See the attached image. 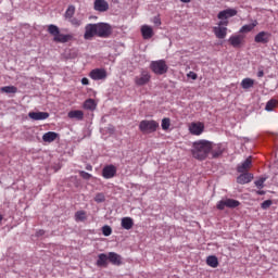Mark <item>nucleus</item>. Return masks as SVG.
<instances>
[{
	"label": "nucleus",
	"mask_w": 278,
	"mask_h": 278,
	"mask_svg": "<svg viewBox=\"0 0 278 278\" xmlns=\"http://www.w3.org/2000/svg\"><path fill=\"white\" fill-rule=\"evenodd\" d=\"M213 142L205 139L194 141L192 144L191 153L195 160H206L212 153Z\"/></svg>",
	"instance_id": "f257e3e1"
},
{
	"label": "nucleus",
	"mask_w": 278,
	"mask_h": 278,
	"mask_svg": "<svg viewBox=\"0 0 278 278\" xmlns=\"http://www.w3.org/2000/svg\"><path fill=\"white\" fill-rule=\"evenodd\" d=\"M48 34L53 37V42L61 45H66V42L75 40V36L73 34H62L60 31V27L54 24L48 25Z\"/></svg>",
	"instance_id": "f03ea898"
},
{
	"label": "nucleus",
	"mask_w": 278,
	"mask_h": 278,
	"mask_svg": "<svg viewBox=\"0 0 278 278\" xmlns=\"http://www.w3.org/2000/svg\"><path fill=\"white\" fill-rule=\"evenodd\" d=\"M160 129V123L155 119H143L139 123V130L142 134H155Z\"/></svg>",
	"instance_id": "7ed1b4c3"
},
{
	"label": "nucleus",
	"mask_w": 278,
	"mask_h": 278,
	"mask_svg": "<svg viewBox=\"0 0 278 278\" xmlns=\"http://www.w3.org/2000/svg\"><path fill=\"white\" fill-rule=\"evenodd\" d=\"M150 68L154 75H165V73H168V65L164 60L152 61Z\"/></svg>",
	"instance_id": "20e7f679"
},
{
	"label": "nucleus",
	"mask_w": 278,
	"mask_h": 278,
	"mask_svg": "<svg viewBox=\"0 0 278 278\" xmlns=\"http://www.w3.org/2000/svg\"><path fill=\"white\" fill-rule=\"evenodd\" d=\"M229 25V21H219L217 26L213 27V33L215 34L218 40H225L227 38V26Z\"/></svg>",
	"instance_id": "39448f33"
},
{
	"label": "nucleus",
	"mask_w": 278,
	"mask_h": 278,
	"mask_svg": "<svg viewBox=\"0 0 278 278\" xmlns=\"http://www.w3.org/2000/svg\"><path fill=\"white\" fill-rule=\"evenodd\" d=\"M97 36L99 38H108L112 34V26L105 23L96 24Z\"/></svg>",
	"instance_id": "423d86ee"
},
{
	"label": "nucleus",
	"mask_w": 278,
	"mask_h": 278,
	"mask_svg": "<svg viewBox=\"0 0 278 278\" xmlns=\"http://www.w3.org/2000/svg\"><path fill=\"white\" fill-rule=\"evenodd\" d=\"M240 205V201L238 200H233V199H226V200H222L219 202H217V210H225L226 207H229L230 210H233L236 207H239Z\"/></svg>",
	"instance_id": "0eeeda50"
},
{
	"label": "nucleus",
	"mask_w": 278,
	"mask_h": 278,
	"mask_svg": "<svg viewBox=\"0 0 278 278\" xmlns=\"http://www.w3.org/2000/svg\"><path fill=\"white\" fill-rule=\"evenodd\" d=\"M89 77L93 79V81L108 79V71H105V68H94L89 73Z\"/></svg>",
	"instance_id": "6e6552de"
},
{
	"label": "nucleus",
	"mask_w": 278,
	"mask_h": 278,
	"mask_svg": "<svg viewBox=\"0 0 278 278\" xmlns=\"http://www.w3.org/2000/svg\"><path fill=\"white\" fill-rule=\"evenodd\" d=\"M151 81V73L149 71L142 70L139 76L135 77L136 86H147Z\"/></svg>",
	"instance_id": "1a4fd4ad"
},
{
	"label": "nucleus",
	"mask_w": 278,
	"mask_h": 278,
	"mask_svg": "<svg viewBox=\"0 0 278 278\" xmlns=\"http://www.w3.org/2000/svg\"><path fill=\"white\" fill-rule=\"evenodd\" d=\"M189 131L192 136H201L205 131V124L201 122H193L189 125Z\"/></svg>",
	"instance_id": "9d476101"
},
{
	"label": "nucleus",
	"mask_w": 278,
	"mask_h": 278,
	"mask_svg": "<svg viewBox=\"0 0 278 278\" xmlns=\"http://www.w3.org/2000/svg\"><path fill=\"white\" fill-rule=\"evenodd\" d=\"M238 14V10L236 9H226L220 11L217 14V18L219 21H229L228 18H233V16H236Z\"/></svg>",
	"instance_id": "9b49d317"
},
{
	"label": "nucleus",
	"mask_w": 278,
	"mask_h": 278,
	"mask_svg": "<svg viewBox=\"0 0 278 278\" xmlns=\"http://www.w3.org/2000/svg\"><path fill=\"white\" fill-rule=\"evenodd\" d=\"M93 36H97V24H87L85 26V40H92Z\"/></svg>",
	"instance_id": "f8f14e48"
},
{
	"label": "nucleus",
	"mask_w": 278,
	"mask_h": 278,
	"mask_svg": "<svg viewBox=\"0 0 278 278\" xmlns=\"http://www.w3.org/2000/svg\"><path fill=\"white\" fill-rule=\"evenodd\" d=\"M270 33L268 31H260L255 37H254V42L261 43V45H268L270 42Z\"/></svg>",
	"instance_id": "ddd939ff"
},
{
	"label": "nucleus",
	"mask_w": 278,
	"mask_h": 278,
	"mask_svg": "<svg viewBox=\"0 0 278 278\" xmlns=\"http://www.w3.org/2000/svg\"><path fill=\"white\" fill-rule=\"evenodd\" d=\"M116 166L114 165H106L103 167L102 169V177L104 179H112L114 177H116Z\"/></svg>",
	"instance_id": "4468645a"
},
{
	"label": "nucleus",
	"mask_w": 278,
	"mask_h": 278,
	"mask_svg": "<svg viewBox=\"0 0 278 278\" xmlns=\"http://www.w3.org/2000/svg\"><path fill=\"white\" fill-rule=\"evenodd\" d=\"M229 45L235 49H240L242 47V42H244V36L242 35H232L228 39Z\"/></svg>",
	"instance_id": "2eb2a0df"
},
{
	"label": "nucleus",
	"mask_w": 278,
	"mask_h": 278,
	"mask_svg": "<svg viewBox=\"0 0 278 278\" xmlns=\"http://www.w3.org/2000/svg\"><path fill=\"white\" fill-rule=\"evenodd\" d=\"M93 10L96 12H108L110 10V3L105 0H94Z\"/></svg>",
	"instance_id": "dca6fc26"
},
{
	"label": "nucleus",
	"mask_w": 278,
	"mask_h": 278,
	"mask_svg": "<svg viewBox=\"0 0 278 278\" xmlns=\"http://www.w3.org/2000/svg\"><path fill=\"white\" fill-rule=\"evenodd\" d=\"M141 35L143 40H151L153 36H155V33L153 31V27L149 25H142L141 26Z\"/></svg>",
	"instance_id": "f3484780"
},
{
	"label": "nucleus",
	"mask_w": 278,
	"mask_h": 278,
	"mask_svg": "<svg viewBox=\"0 0 278 278\" xmlns=\"http://www.w3.org/2000/svg\"><path fill=\"white\" fill-rule=\"evenodd\" d=\"M28 116L31 121H47L49 118L48 112H29Z\"/></svg>",
	"instance_id": "a211bd4d"
},
{
	"label": "nucleus",
	"mask_w": 278,
	"mask_h": 278,
	"mask_svg": "<svg viewBox=\"0 0 278 278\" xmlns=\"http://www.w3.org/2000/svg\"><path fill=\"white\" fill-rule=\"evenodd\" d=\"M253 181V175L251 173H244L241 174L237 178V184H240L241 186H244V184H251Z\"/></svg>",
	"instance_id": "6ab92c4d"
},
{
	"label": "nucleus",
	"mask_w": 278,
	"mask_h": 278,
	"mask_svg": "<svg viewBox=\"0 0 278 278\" xmlns=\"http://www.w3.org/2000/svg\"><path fill=\"white\" fill-rule=\"evenodd\" d=\"M108 262H110L109 261V254L101 253V254L98 255V260H97L96 265L99 268H108Z\"/></svg>",
	"instance_id": "aec40b11"
},
{
	"label": "nucleus",
	"mask_w": 278,
	"mask_h": 278,
	"mask_svg": "<svg viewBox=\"0 0 278 278\" xmlns=\"http://www.w3.org/2000/svg\"><path fill=\"white\" fill-rule=\"evenodd\" d=\"M109 262H111L113 266H121V264H123V257H121V255L115 252H110Z\"/></svg>",
	"instance_id": "412c9836"
},
{
	"label": "nucleus",
	"mask_w": 278,
	"mask_h": 278,
	"mask_svg": "<svg viewBox=\"0 0 278 278\" xmlns=\"http://www.w3.org/2000/svg\"><path fill=\"white\" fill-rule=\"evenodd\" d=\"M251 164H253V161L251 156H249L241 165L237 167L238 173H247L249 168H251Z\"/></svg>",
	"instance_id": "4be33fe9"
},
{
	"label": "nucleus",
	"mask_w": 278,
	"mask_h": 278,
	"mask_svg": "<svg viewBox=\"0 0 278 278\" xmlns=\"http://www.w3.org/2000/svg\"><path fill=\"white\" fill-rule=\"evenodd\" d=\"M121 225L123 229L129 231V229H134V219L131 217L122 218Z\"/></svg>",
	"instance_id": "5701e85b"
},
{
	"label": "nucleus",
	"mask_w": 278,
	"mask_h": 278,
	"mask_svg": "<svg viewBox=\"0 0 278 278\" xmlns=\"http://www.w3.org/2000/svg\"><path fill=\"white\" fill-rule=\"evenodd\" d=\"M67 116L68 118H75L76 121H84V111L81 110L70 111Z\"/></svg>",
	"instance_id": "b1692460"
},
{
	"label": "nucleus",
	"mask_w": 278,
	"mask_h": 278,
	"mask_svg": "<svg viewBox=\"0 0 278 278\" xmlns=\"http://www.w3.org/2000/svg\"><path fill=\"white\" fill-rule=\"evenodd\" d=\"M56 139H58V132L55 131H48L42 136L43 142H54V140Z\"/></svg>",
	"instance_id": "393cba45"
},
{
	"label": "nucleus",
	"mask_w": 278,
	"mask_h": 278,
	"mask_svg": "<svg viewBox=\"0 0 278 278\" xmlns=\"http://www.w3.org/2000/svg\"><path fill=\"white\" fill-rule=\"evenodd\" d=\"M253 86H255L253 78H243L241 81V88H243V90H249V88H253Z\"/></svg>",
	"instance_id": "a878e982"
},
{
	"label": "nucleus",
	"mask_w": 278,
	"mask_h": 278,
	"mask_svg": "<svg viewBox=\"0 0 278 278\" xmlns=\"http://www.w3.org/2000/svg\"><path fill=\"white\" fill-rule=\"evenodd\" d=\"M84 109L85 110H90L91 112H94V110H97V102H94L93 99H87L84 102Z\"/></svg>",
	"instance_id": "bb28decb"
},
{
	"label": "nucleus",
	"mask_w": 278,
	"mask_h": 278,
	"mask_svg": "<svg viewBox=\"0 0 278 278\" xmlns=\"http://www.w3.org/2000/svg\"><path fill=\"white\" fill-rule=\"evenodd\" d=\"M257 27V21H254L252 24H248L241 27L240 33L241 34H249V31H253Z\"/></svg>",
	"instance_id": "cd10ccee"
},
{
	"label": "nucleus",
	"mask_w": 278,
	"mask_h": 278,
	"mask_svg": "<svg viewBox=\"0 0 278 278\" xmlns=\"http://www.w3.org/2000/svg\"><path fill=\"white\" fill-rule=\"evenodd\" d=\"M206 264L211 268H218V257H216L215 255L207 256Z\"/></svg>",
	"instance_id": "c85d7f7f"
},
{
	"label": "nucleus",
	"mask_w": 278,
	"mask_h": 278,
	"mask_svg": "<svg viewBox=\"0 0 278 278\" xmlns=\"http://www.w3.org/2000/svg\"><path fill=\"white\" fill-rule=\"evenodd\" d=\"M0 92H4L5 94H16V92H18V88L14 86H4L0 89Z\"/></svg>",
	"instance_id": "c756f323"
},
{
	"label": "nucleus",
	"mask_w": 278,
	"mask_h": 278,
	"mask_svg": "<svg viewBox=\"0 0 278 278\" xmlns=\"http://www.w3.org/2000/svg\"><path fill=\"white\" fill-rule=\"evenodd\" d=\"M212 157H220L223 155V148L220 146H214L213 143V149L211 150Z\"/></svg>",
	"instance_id": "7c9ffc66"
},
{
	"label": "nucleus",
	"mask_w": 278,
	"mask_h": 278,
	"mask_svg": "<svg viewBox=\"0 0 278 278\" xmlns=\"http://www.w3.org/2000/svg\"><path fill=\"white\" fill-rule=\"evenodd\" d=\"M278 101L276 99H271L266 103L265 110L266 112H273L275 108H277Z\"/></svg>",
	"instance_id": "2f4dec72"
},
{
	"label": "nucleus",
	"mask_w": 278,
	"mask_h": 278,
	"mask_svg": "<svg viewBox=\"0 0 278 278\" xmlns=\"http://www.w3.org/2000/svg\"><path fill=\"white\" fill-rule=\"evenodd\" d=\"M73 16H75V5H70L65 11L64 17L70 21Z\"/></svg>",
	"instance_id": "473e14b6"
},
{
	"label": "nucleus",
	"mask_w": 278,
	"mask_h": 278,
	"mask_svg": "<svg viewBox=\"0 0 278 278\" xmlns=\"http://www.w3.org/2000/svg\"><path fill=\"white\" fill-rule=\"evenodd\" d=\"M68 23H71L73 27H81L84 20L79 17H72L68 20Z\"/></svg>",
	"instance_id": "72a5a7b5"
},
{
	"label": "nucleus",
	"mask_w": 278,
	"mask_h": 278,
	"mask_svg": "<svg viewBox=\"0 0 278 278\" xmlns=\"http://www.w3.org/2000/svg\"><path fill=\"white\" fill-rule=\"evenodd\" d=\"M161 127L164 131H166L167 129L170 128V118L168 117H165L162 119V124H161Z\"/></svg>",
	"instance_id": "f704fd0d"
},
{
	"label": "nucleus",
	"mask_w": 278,
	"mask_h": 278,
	"mask_svg": "<svg viewBox=\"0 0 278 278\" xmlns=\"http://www.w3.org/2000/svg\"><path fill=\"white\" fill-rule=\"evenodd\" d=\"M75 218H76V220H80V222L86 220V218H87L86 211H78V212H76Z\"/></svg>",
	"instance_id": "c9c22d12"
},
{
	"label": "nucleus",
	"mask_w": 278,
	"mask_h": 278,
	"mask_svg": "<svg viewBox=\"0 0 278 278\" xmlns=\"http://www.w3.org/2000/svg\"><path fill=\"white\" fill-rule=\"evenodd\" d=\"M266 182V178L262 177L258 180L254 181L256 188H258L260 190H262V188H264V184Z\"/></svg>",
	"instance_id": "e433bc0d"
},
{
	"label": "nucleus",
	"mask_w": 278,
	"mask_h": 278,
	"mask_svg": "<svg viewBox=\"0 0 278 278\" xmlns=\"http://www.w3.org/2000/svg\"><path fill=\"white\" fill-rule=\"evenodd\" d=\"M94 201L96 203H103L105 201V194L103 193H98L96 197H94Z\"/></svg>",
	"instance_id": "4c0bfd02"
},
{
	"label": "nucleus",
	"mask_w": 278,
	"mask_h": 278,
	"mask_svg": "<svg viewBox=\"0 0 278 278\" xmlns=\"http://www.w3.org/2000/svg\"><path fill=\"white\" fill-rule=\"evenodd\" d=\"M102 233L103 236H112V227L110 226H103L102 227Z\"/></svg>",
	"instance_id": "58836bf2"
},
{
	"label": "nucleus",
	"mask_w": 278,
	"mask_h": 278,
	"mask_svg": "<svg viewBox=\"0 0 278 278\" xmlns=\"http://www.w3.org/2000/svg\"><path fill=\"white\" fill-rule=\"evenodd\" d=\"M79 175H80V177H81L83 179H86V180L92 179V175L89 174L88 172L80 170V172H79Z\"/></svg>",
	"instance_id": "ea45409f"
},
{
	"label": "nucleus",
	"mask_w": 278,
	"mask_h": 278,
	"mask_svg": "<svg viewBox=\"0 0 278 278\" xmlns=\"http://www.w3.org/2000/svg\"><path fill=\"white\" fill-rule=\"evenodd\" d=\"M273 205V200H266L261 204L262 210H268Z\"/></svg>",
	"instance_id": "a19ab883"
},
{
	"label": "nucleus",
	"mask_w": 278,
	"mask_h": 278,
	"mask_svg": "<svg viewBox=\"0 0 278 278\" xmlns=\"http://www.w3.org/2000/svg\"><path fill=\"white\" fill-rule=\"evenodd\" d=\"M152 23H154L156 27H160V25H162V20L160 16H154Z\"/></svg>",
	"instance_id": "79ce46f5"
},
{
	"label": "nucleus",
	"mask_w": 278,
	"mask_h": 278,
	"mask_svg": "<svg viewBox=\"0 0 278 278\" xmlns=\"http://www.w3.org/2000/svg\"><path fill=\"white\" fill-rule=\"evenodd\" d=\"M81 84H83V86H88L90 84V80L87 77H84L81 79Z\"/></svg>",
	"instance_id": "37998d69"
},
{
	"label": "nucleus",
	"mask_w": 278,
	"mask_h": 278,
	"mask_svg": "<svg viewBox=\"0 0 278 278\" xmlns=\"http://www.w3.org/2000/svg\"><path fill=\"white\" fill-rule=\"evenodd\" d=\"M188 77H190L191 79H197L198 75H197V73H194V72H190V73L188 74Z\"/></svg>",
	"instance_id": "c03bdc74"
},
{
	"label": "nucleus",
	"mask_w": 278,
	"mask_h": 278,
	"mask_svg": "<svg viewBox=\"0 0 278 278\" xmlns=\"http://www.w3.org/2000/svg\"><path fill=\"white\" fill-rule=\"evenodd\" d=\"M256 194H260L261 197H263L264 194H266V191H264V190H258V191H256Z\"/></svg>",
	"instance_id": "a18cd8bd"
},
{
	"label": "nucleus",
	"mask_w": 278,
	"mask_h": 278,
	"mask_svg": "<svg viewBox=\"0 0 278 278\" xmlns=\"http://www.w3.org/2000/svg\"><path fill=\"white\" fill-rule=\"evenodd\" d=\"M37 236H45V230L37 231Z\"/></svg>",
	"instance_id": "49530a36"
},
{
	"label": "nucleus",
	"mask_w": 278,
	"mask_h": 278,
	"mask_svg": "<svg viewBox=\"0 0 278 278\" xmlns=\"http://www.w3.org/2000/svg\"><path fill=\"white\" fill-rule=\"evenodd\" d=\"M86 170H92V165H87Z\"/></svg>",
	"instance_id": "de8ad7c7"
},
{
	"label": "nucleus",
	"mask_w": 278,
	"mask_h": 278,
	"mask_svg": "<svg viewBox=\"0 0 278 278\" xmlns=\"http://www.w3.org/2000/svg\"><path fill=\"white\" fill-rule=\"evenodd\" d=\"M181 1V3H190V1H192V0H180Z\"/></svg>",
	"instance_id": "09e8293b"
},
{
	"label": "nucleus",
	"mask_w": 278,
	"mask_h": 278,
	"mask_svg": "<svg viewBox=\"0 0 278 278\" xmlns=\"http://www.w3.org/2000/svg\"><path fill=\"white\" fill-rule=\"evenodd\" d=\"M258 77H264V72H258Z\"/></svg>",
	"instance_id": "8fccbe9b"
},
{
	"label": "nucleus",
	"mask_w": 278,
	"mask_h": 278,
	"mask_svg": "<svg viewBox=\"0 0 278 278\" xmlns=\"http://www.w3.org/2000/svg\"><path fill=\"white\" fill-rule=\"evenodd\" d=\"M1 220H3V215H0V223H1Z\"/></svg>",
	"instance_id": "3c124183"
}]
</instances>
